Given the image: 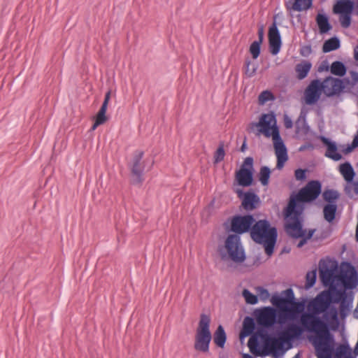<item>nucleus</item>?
Returning a JSON list of instances; mask_svg holds the SVG:
<instances>
[{
	"label": "nucleus",
	"instance_id": "40",
	"mask_svg": "<svg viewBox=\"0 0 358 358\" xmlns=\"http://www.w3.org/2000/svg\"><path fill=\"white\" fill-rule=\"evenodd\" d=\"M270 301H271V303L273 304V306H274L275 307L285 306L281 294H279L278 292L274 293L271 296Z\"/></svg>",
	"mask_w": 358,
	"mask_h": 358
},
{
	"label": "nucleus",
	"instance_id": "13",
	"mask_svg": "<svg viewBox=\"0 0 358 358\" xmlns=\"http://www.w3.org/2000/svg\"><path fill=\"white\" fill-rule=\"evenodd\" d=\"M331 262L334 266H338V262L336 260L321 259L319 262L320 279L324 287H329L332 281V272L329 265Z\"/></svg>",
	"mask_w": 358,
	"mask_h": 358
},
{
	"label": "nucleus",
	"instance_id": "20",
	"mask_svg": "<svg viewBox=\"0 0 358 358\" xmlns=\"http://www.w3.org/2000/svg\"><path fill=\"white\" fill-rule=\"evenodd\" d=\"M355 3L352 0H338L333 6V13L341 15L348 11H353Z\"/></svg>",
	"mask_w": 358,
	"mask_h": 358
},
{
	"label": "nucleus",
	"instance_id": "28",
	"mask_svg": "<svg viewBox=\"0 0 358 358\" xmlns=\"http://www.w3.org/2000/svg\"><path fill=\"white\" fill-rule=\"evenodd\" d=\"M303 129L304 134H308L310 132V128L308 124L306 119V114L302 111L296 121V132L299 133L301 129Z\"/></svg>",
	"mask_w": 358,
	"mask_h": 358
},
{
	"label": "nucleus",
	"instance_id": "46",
	"mask_svg": "<svg viewBox=\"0 0 358 358\" xmlns=\"http://www.w3.org/2000/svg\"><path fill=\"white\" fill-rule=\"evenodd\" d=\"M257 35H258V40H257L256 41H260L261 43H263L264 39V30L263 24H262L259 27Z\"/></svg>",
	"mask_w": 358,
	"mask_h": 358
},
{
	"label": "nucleus",
	"instance_id": "7",
	"mask_svg": "<svg viewBox=\"0 0 358 358\" xmlns=\"http://www.w3.org/2000/svg\"><path fill=\"white\" fill-rule=\"evenodd\" d=\"M210 317L208 315L201 314L194 345L196 351L204 353L209 351L210 343L212 340V334L210 330Z\"/></svg>",
	"mask_w": 358,
	"mask_h": 358
},
{
	"label": "nucleus",
	"instance_id": "64",
	"mask_svg": "<svg viewBox=\"0 0 358 358\" xmlns=\"http://www.w3.org/2000/svg\"><path fill=\"white\" fill-rule=\"evenodd\" d=\"M352 358H355V357H352Z\"/></svg>",
	"mask_w": 358,
	"mask_h": 358
},
{
	"label": "nucleus",
	"instance_id": "42",
	"mask_svg": "<svg viewBox=\"0 0 358 358\" xmlns=\"http://www.w3.org/2000/svg\"><path fill=\"white\" fill-rule=\"evenodd\" d=\"M307 169H297L294 171V176L296 180L304 181L306 180L307 176Z\"/></svg>",
	"mask_w": 358,
	"mask_h": 358
},
{
	"label": "nucleus",
	"instance_id": "23",
	"mask_svg": "<svg viewBox=\"0 0 358 358\" xmlns=\"http://www.w3.org/2000/svg\"><path fill=\"white\" fill-rule=\"evenodd\" d=\"M262 311L266 312L271 315V317L268 321V324L269 325V328L273 324H282L284 320L283 314L278 310H274L273 308L268 306L262 308Z\"/></svg>",
	"mask_w": 358,
	"mask_h": 358
},
{
	"label": "nucleus",
	"instance_id": "2",
	"mask_svg": "<svg viewBox=\"0 0 358 358\" xmlns=\"http://www.w3.org/2000/svg\"><path fill=\"white\" fill-rule=\"evenodd\" d=\"M321 194L325 203L322 209L324 219L329 224L334 223L336 218L338 208L337 201L340 193L336 189L328 188L322 192L321 182L315 180L309 181L298 192H292L283 210V215L303 217L306 204L315 201Z\"/></svg>",
	"mask_w": 358,
	"mask_h": 358
},
{
	"label": "nucleus",
	"instance_id": "5",
	"mask_svg": "<svg viewBox=\"0 0 358 358\" xmlns=\"http://www.w3.org/2000/svg\"><path fill=\"white\" fill-rule=\"evenodd\" d=\"M285 220V230L287 235L294 239L300 238L297 248H302L308 240L311 239L315 232V229H309L307 232L303 229V217L283 215Z\"/></svg>",
	"mask_w": 358,
	"mask_h": 358
},
{
	"label": "nucleus",
	"instance_id": "21",
	"mask_svg": "<svg viewBox=\"0 0 358 358\" xmlns=\"http://www.w3.org/2000/svg\"><path fill=\"white\" fill-rule=\"evenodd\" d=\"M315 21L320 34H327L333 28L329 22V17L326 13H317L315 17Z\"/></svg>",
	"mask_w": 358,
	"mask_h": 358
},
{
	"label": "nucleus",
	"instance_id": "49",
	"mask_svg": "<svg viewBox=\"0 0 358 358\" xmlns=\"http://www.w3.org/2000/svg\"><path fill=\"white\" fill-rule=\"evenodd\" d=\"M110 99V91H108L105 94L104 100L102 103L101 107L108 108V105Z\"/></svg>",
	"mask_w": 358,
	"mask_h": 358
},
{
	"label": "nucleus",
	"instance_id": "16",
	"mask_svg": "<svg viewBox=\"0 0 358 358\" xmlns=\"http://www.w3.org/2000/svg\"><path fill=\"white\" fill-rule=\"evenodd\" d=\"M319 139L327 148L324 154L325 157L331 159L335 162H338L342 159V155L338 152V146L335 141H333L330 138L322 135L319 136Z\"/></svg>",
	"mask_w": 358,
	"mask_h": 358
},
{
	"label": "nucleus",
	"instance_id": "54",
	"mask_svg": "<svg viewBox=\"0 0 358 358\" xmlns=\"http://www.w3.org/2000/svg\"><path fill=\"white\" fill-rule=\"evenodd\" d=\"M341 347H342L343 348L345 349L346 350H348L349 352H352V349L350 348L349 344L348 342H346L345 344H343V345H340Z\"/></svg>",
	"mask_w": 358,
	"mask_h": 358
},
{
	"label": "nucleus",
	"instance_id": "6",
	"mask_svg": "<svg viewBox=\"0 0 358 358\" xmlns=\"http://www.w3.org/2000/svg\"><path fill=\"white\" fill-rule=\"evenodd\" d=\"M255 219L252 214H236L229 217L224 222L223 227L227 233H234L241 236L244 234H250Z\"/></svg>",
	"mask_w": 358,
	"mask_h": 358
},
{
	"label": "nucleus",
	"instance_id": "4",
	"mask_svg": "<svg viewBox=\"0 0 358 358\" xmlns=\"http://www.w3.org/2000/svg\"><path fill=\"white\" fill-rule=\"evenodd\" d=\"M224 244L217 246V252L222 260H231L236 264H241L246 259V254L238 234L227 233Z\"/></svg>",
	"mask_w": 358,
	"mask_h": 358
},
{
	"label": "nucleus",
	"instance_id": "52",
	"mask_svg": "<svg viewBox=\"0 0 358 358\" xmlns=\"http://www.w3.org/2000/svg\"><path fill=\"white\" fill-rule=\"evenodd\" d=\"M246 149H247V138L245 136L244 141L243 142V144H242V145L240 148V151L241 152H244L246 150Z\"/></svg>",
	"mask_w": 358,
	"mask_h": 358
},
{
	"label": "nucleus",
	"instance_id": "59",
	"mask_svg": "<svg viewBox=\"0 0 358 358\" xmlns=\"http://www.w3.org/2000/svg\"><path fill=\"white\" fill-rule=\"evenodd\" d=\"M317 320L318 322H320L322 321V320H321V319H320V317H318V318L317 319Z\"/></svg>",
	"mask_w": 358,
	"mask_h": 358
},
{
	"label": "nucleus",
	"instance_id": "22",
	"mask_svg": "<svg viewBox=\"0 0 358 358\" xmlns=\"http://www.w3.org/2000/svg\"><path fill=\"white\" fill-rule=\"evenodd\" d=\"M338 171L347 183L353 182L356 173L350 162H345L341 164Z\"/></svg>",
	"mask_w": 358,
	"mask_h": 358
},
{
	"label": "nucleus",
	"instance_id": "37",
	"mask_svg": "<svg viewBox=\"0 0 358 358\" xmlns=\"http://www.w3.org/2000/svg\"><path fill=\"white\" fill-rule=\"evenodd\" d=\"M240 169H241L243 171H249V172H250L252 173H255V169H254V159H253V158L252 157H246L244 159L243 163L241 165Z\"/></svg>",
	"mask_w": 358,
	"mask_h": 358
},
{
	"label": "nucleus",
	"instance_id": "8",
	"mask_svg": "<svg viewBox=\"0 0 358 358\" xmlns=\"http://www.w3.org/2000/svg\"><path fill=\"white\" fill-rule=\"evenodd\" d=\"M250 126L251 129L254 127L258 128L257 135L262 134L266 138L272 136L273 142L282 140L274 112L262 114L259 117V121L250 123Z\"/></svg>",
	"mask_w": 358,
	"mask_h": 358
},
{
	"label": "nucleus",
	"instance_id": "11",
	"mask_svg": "<svg viewBox=\"0 0 358 358\" xmlns=\"http://www.w3.org/2000/svg\"><path fill=\"white\" fill-rule=\"evenodd\" d=\"M234 192L238 197L241 200V207L246 211H252L257 208L260 199L259 196L252 190L249 189L244 192L242 189H236Z\"/></svg>",
	"mask_w": 358,
	"mask_h": 358
},
{
	"label": "nucleus",
	"instance_id": "61",
	"mask_svg": "<svg viewBox=\"0 0 358 358\" xmlns=\"http://www.w3.org/2000/svg\"><path fill=\"white\" fill-rule=\"evenodd\" d=\"M283 251L287 252H289V250H285V249H283Z\"/></svg>",
	"mask_w": 358,
	"mask_h": 358
},
{
	"label": "nucleus",
	"instance_id": "41",
	"mask_svg": "<svg viewBox=\"0 0 358 358\" xmlns=\"http://www.w3.org/2000/svg\"><path fill=\"white\" fill-rule=\"evenodd\" d=\"M257 290L258 297L263 301L267 300L271 296L268 290L263 287H258Z\"/></svg>",
	"mask_w": 358,
	"mask_h": 358
},
{
	"label": "nucleus",
	"instance_id": "24",
	"mask_svg": "<svg viewBox=\"0 0 358 358\" xmlns=\"http://www.w3.org/2000/svg\"><path fill=\"white\" fill-rule=\"evenodd\" d=\"M312 68V63L307 60H302L295 66V71L296 73V78L299 80H303L306 78Z\"/></svg>",
	"mask_w": 358,
	"mask_h": 358
},
{
	"label": "nucleus",
	"instance_id": "34",
	"mask_svg": "<svg viewBox=\"0 0 358 358\" xmlns=\"http://www.w3.org/2000/svg\"><path fill=\"white\" fill-rule=\"evenodd\" d=\"M242 296L248 304L255 305L258 303V296L254 294L248 289H243Z\"/></svg>",
	"mask_w": 358,
	"mask_h": 358
},
{
	"label": "nucleus",
	"instance_id": "53",
	"mask_svg": "<svg viewBox=\"0 0 358 358\" xmlns=\"http://www.w3.org/2000/svg\"><path fill=\"white\" fill-rule=\"evenodd\" d=\"M341 80H343V85H345V87H346V85H350L352 87V81L351 80H350V78H344L341 79Z\"/></svg>",
	"mask_w": 358,
	"mask_h": 358
},
{
	"label": "nucleus",
	"instance_id": "47",
	"mask_svg": "<svg viewBox=\"0 0 358 358\" xmlns=\"http://www.w3.org/2000/svg\"><path fill=\"white\" fill-rule=\"evenodd\" d=\"M350 74L352 79V87H353L358 83V72L355 71H350Z\"/></svg>",
	"mask_w": 358,
	"mask_h": 358
},
{
	"label": "nucleus",
	"instance_id": "45",
	"mask_svg": "<svg viewBox=\"0 0 358 358\" xmlns=\"http://www.w3.org/2000/svg\"><path fill=\"white\" fill-rule=\"evenodd\" d=\"M312 52L310 45H304L300 49V54L303 57H308Z\"/></svg>",
	"mask_w": 358,
	"mask_h": 358
},
{
	"label": "nucleus",
	"instance_id": "30",
	"mask_svg": "<svg viewBox=\"0 0 358 358\" xmlns=\"http://www.w3.org/2000/svg\"><path fill=\"white\" fill-rule=\"evenodd\" d=\"M317 280V270L313 269L308 271L306 275L305 289H310L313 287Z\"/></svg>",
	"mask_w": 358,
	"mask_h": 358
},
{
	"label": "nucleus",
	"instance_id": "62",
	"mask_svg": "<svg viewBox=\"0 0 358 358\" xmlns=\"http://www.w3.org/2000/svg\"><path fill=\"white\" fill-rule=\"evenodd\" d=\"M283 251L287 252H289V250H285V249H283Z\"/></svg>",
	"mask_w": 358,
	"mask_h": 358
},
{
	"label": "nucleus",
	"instance_id": "55",
	"mask_svg": "<svg viewBox=\"0 0 358 358\" xmlns=\"http://www.w3.org/2000/svg\"><path fill=\"white\" fill-rule=\"evenodd\" d=\"M99 125H101V123H99V122H98L97 121L94 120V123H93V124H92V126L91 129H92V130H94V129H96V127H99Z\"/></svg>",
	"mask_w": 358,
	"mask_h": 358
},
{
	"label": "nucleus",
	"instance_id": "56",
	"mask_svg": "<svg viewBox=\"0 0 358 358\" xmlns=\"http://www.w3.org/2000/svg\"><path fill=\"white\" fill-rule=\"evenodd\" d=\"M243 358H255V357H253L252 355H249V354H246V353H243Z\"/></svg>",
	"mask_w": 358,
	"mask_h": 358
},
{
	"label": "nucleus",
	"instance_id": "10",
	"mask_svg": "<svg viewBox=\"0 0 358 358\" xmlns=\"http://www.w3.org/2000/svg\"><path fill=\"white\" fill-rule=\"evenodd\" d=\"M275 19L276 15L274 16V20L268 31V50L272 55H277L280 52L282 44Z\"/></svg>",
	"mask_w": 358,
	"mask_h": 358
},
{
	"label": "nucleus",
	"instance_id": "26",
	"mask_svg": "<svg viewBox=\"0 0 358 358\" xmlns=\"http://www.w3.org/2000/svg\"><path fill=\"white\" fill-rule=\"evenodd\" d=\"M341 47L340 39L334 36L326 40L322 45V52L324 53L330 52L334 50H338Z\"/></svg>",
	"mask_w": 358,
	"mask_h": 358
},
{
	"label": "nucleus",
	"instance_id": "9",
	"mask_svg": "<svg viewBox=\"0 0 358 358\" xmlns=\"http://www.w3.org/2000/svg\"><path fill=\"white\" fill-rule=\"evenodd\" d=\"M324 80L322 82L320 79L313 80L306 87L304 91V101L308 106H313L317 103L321 95L324 93L326 95Z\"/></svg>",
	"mask_w": 358,
	"mask_h": 358
},
{
	"label": "nucleus",
	"instance_id": "19",
	"mask_svg": "<svg viewBox=\"0 0 358 358\" xmlns=\"http://www.w3.org/2000/svg\"><path fill=\"white\" fill-rule=\"evenodd\" d=\"M313 0H288L285 3V7L287 10H294L301 12L307 10L312 8Z\"/></svg>",
	"mask_w": 358,
	"mask_h": 358
},
{
	"label": "nucleus",
	"instance_id": "31",
	"mask_svg": "<svg viewBox=\"0 0 358 358\" xmlns=\"http://www.w3.org/2000/svg\"><path fill=\"white\" fill-rule=\"evenodd\" d=\"M225 156L224 142L220 141L218 147L214 153V164H218L224 160Z\"/></svg>",
	"mask_w": 358,
	"mask_h": 358
},
{
	"label": "nucleus",
	"instance_id": "17",
	"mask_svg": "<svg viewBox=\"0 0 358 358\" xmlns=\"http://www.w3.org/2000/svg\"><path fill=\"white\" fill-rule=\"evenodd\" d=\"M273 147L277 157L276 169L280 170L288 160L287 149L282 139L273 142Z\"/></svg>",
	"mask_w": 358,
	"mask_h": 358
},
{
	"label": "nucleus",
	"instance_id": "58",
	"mask_svg": "<svg viewBox=\"0 0 358 358\" xmlns=\"http://www.w3.org/2000/svg\"><path fill=\"white\" fill-rule=\"evenodd\" d=\"M300 357H301L300 352H298L292 358H300Z\"/></svg>",
	"mask_w": 358,
	"mask_h": 358
},
{
	"label": "nucleus",
	"instance_id": "36",
	"mask_svg": "<svg viewBox=\"0 0 358 358\" xmlns=\"http://www.w3.org/2000/svg\"><path fill=\"white\" fill-rule=\"evenodd\" d=\"M244 69L245 75L248 77L251 78L255 74L257 69V66L252 64L250 58L247 57L245 60Z\"/></svg>",
	"mask_w": 358,
	"mask_h": 358
},
{
	"label": "nucleus",
	"instance_id": "12",
	"mask_svg": "<svg viewBox=\"0 0 358 358\" xmlns=\"http://www.w3.org/2000/svg\"><path fill=\"white\" fill-rule=\"evenodd\" d=\"M144 156V152L142 150H136L134 153L131 165H129L131 173L135 178L132 180L134 185L142 183L143 174L145 166L141 164V160Z\"/></svg>",
	"mask_w": 358,
	"mask_h": 358
},
{
	"label": "nucleus",
	"instance_id": "39",
	"mask_svg": "<svg viewBox=\"0 0 358 358\" xmlns=\"http://www.w3.org/2000/svg\"><path fill=\"white\" fill-rule=\"evenodd\" d=\"M106 108L101 106L99 110L94 117V120L97 121L101 124H104L108 120V117L106 115Z\"/></svg>",
	"mask_w": 358,
	"mask_h": 358
},
{
	"label": "nucleus",
	"instance_id": "60",
	"mask_svg": "<svg viewBox=\"0 0 358 358\" xmlns=\"http://www.w3.org/2000/svg\"><path fill=\"white\" fill-rule=\"evenodd\" d=\"M283 251L287 252H289V250H285V249H283Z\"/></svg>",
	"mask_w": 358,
	"mask_h": 358
},
{
	"label": "nucleus",
	"instance_id": "1",
	"mask_svg": "<svg viewBox=\"0 0 358 358\" xmlns=\"http://www.w3.org/2000/svg\"><path fill=\"white\" fill-rule=\"evenodd\" d=\"M340 275L341 290H324L317 296L324 311L327 313L326 322L317 324H300L292 330L293 336L297 338H301L305 330L312 334L309 338L315 347V354L319 358L326 355L328 350L334 349L336 343L330 331L338 330V314L341 319H345L348 315L354 299L352 290L358 286V271L351 262L343 261L341 263Z\"/></svg>",
	"mask_w": 358,
	"mask_h": 358
},
{
	"label": "nucleus",
	"instance_id": "51",
	"mask_svg": "<svg viewBox=\"0 0 358 358\" xmlns=\"http://www.w3.org/2000/svg\"><path fill=\"white\" fill-rule=\"evenodd\" d=\"M314 148V145L313 143H306L304 144H303L302 145L300 146V148H299V151L300 152H302V151H304L306 150H308V149H311L313 150Z\"/></svg>",
	"mask_w": 358,
	"mask_h": 358
},
{
	"label": "nucleus",
	"instance_id": "25",
	"mask_svg": "<svg viewBox=\"0 0 358 358\" xmlns=\"http://www.w3.org/2000/svg\"><path fill=\"white\" fill-rule=\"evenodd\" d=\"M213 341L218 348H224L227 341V334L222 325H218L215 331L214 332Z\"/></svg>",
	"mask_w": 358,
	"mask_h": 358
},
{
	"label": "nucleus",
	"instance_id": "48",
	"mask_svg": "<svg viewBox=\"0 0 358 358\" xmlns=\"http://www.w3.org/2000/svg\"><path fill=\"white\" fill-rule=\"evenodd\" d=\"M284 125L287 129H291L293 127V122L287 115L284 117Z\"/></svg>",
	"mask_w": 358,
	"mask_h": 358
},
{
	"label": "nucleus",
	"instance_id": "32",
	"mask_svg": "<svg viewBox=\"0 0 358 358\" xmlns=\"http://www.w3.org/2000/svg\"><path fill=\"white\" fill-rule=\"evenodd\" d=\"M280 294L285 306L291 304L295 301L294 293L291 287L283 290Z\"/></svg>",
	"mask_w": 358,
	"mask_h": 358
},
{
	"label": "nucleus",
	"instance_id": "27",
	"mask_svg": "<svg viewBox=\"0 0 358 358\" xmlns=\"http://www.w3.org/2000/svg\"><path fill=\"white\" fill-rule=\"evenodd\" d=\"M347 66L341 61H335L330 66L331 73L339 77H343L346 74Z\"/></svg>",
	"mask_w": 358,
	"mask_h": 358
},
{
	"label": "nucleus",
	"instance_id": "57",
	"mask_svg": "<svg viewBox=\"0 0 358 358\" xmlns=\"http://www.w3.org/2000/svg\"><path fill=\"white\" fill-rule=\"evenodd\" d=\"M354 58L357 62H358V50H355Z\"/></svg>",
	"mask_w": 358,
	"mask_h": 358
},
{
	"label": "nucleus",
	"instance_id": "50",
	"mask_svg": "<svg viewBox=\"0 0 358 358\" xmlns=\"http://www.w3.org/2000/svg\"><path fill=\"white\" fill-rule=\"evenodd\" d=\"M330 69V66L327 62V61H324L322 64L318 67V71L322 72L324 71H328Z\"/></svg>",
	"mask_w": 358,
	"mask_h": 358
},
{
	"label": "nucleus",
	"instance_id": "35",
	"mask_svg": "<svg viewBox=\"0 0 358 358\" xmlns=\"http://www.w3.org/2000/svg\"><path fill=\"white\" fill-rule=\"evenodd\" d=\"M262 44L260 41H253L249 48V52L252 55L253 59H257L261 53Z\"/></svg>",
	"mask_w": 358,
	"mask_h": 358
},
{
	"label": "nucleus",
	"instance_id": "18",
	"mask_svg": "<svg viewBox=\"0 0 358 358\" xmlns=\"http://www.w3.org/2000/svg\"><path fill=\"white\" fill-rule=\"evenodd\" d=\"M235 181L238 186L243 187L255 185L254 173L238 169L235 173Z\"/></svg>",
	"mask_w": 358,
	"mask_h": 358
},
{
	"label": "nucleus",
	"instance_id": "63",
	"mask_svg": "<svg viewBox=\"0 0 358 358\" xmlns=\"http://www.w3.org/2000/svg\"><path fill=\"white\" fill-rule=\"evenodd\" d=\"M355 317L358 319V315H355Z\"/></svg>",
	"mask_w": 358,
	"mask_h": 358
},
{
	"label": "nucleus",
	"instance_id": "29",
	"mask_svg": "<svg viewBox=\"0 0 358 358\" xmlns=\"http://www.w3.org/2000/svg\"><path fill=\"white\" fill-rule=\"evenodd\" d=\"M271 174V171L268 166H263L261 167L258 174V178L263 186H267L268 185Z\"/></svg>",
	"mask_w": 358,
	"mask_h": 358
},
{
	"label": "nucleus",
	"instance_id": "43",
	"mask_svg": "<svg viewBox=\"0 0 358 358\" xmlns=\"http://www.w3.org/2000/svg\"><path fill=\"white\" fill-rule=\"evenodd\" d=\"M348 185L345 187V193L349 194L351 192L352 186L354 189V192L355 194L358 195V181H355V179L353 180V182L347 183Z\"/></svg>",
	"mask_w": 358,
	"mask_h": 358
},
{
	"label": "nucleus",
	"instance_id": "33",
	"mask_svg": "<svg viewBox=\"0 0 358 358\" xmlns=\"http://www.w3.org/2000/svg\"><path fill=\"white\" fill-rule=\"evenodd\" d=\"M274 94L270 90H264L258 96V103L259 105H264L269 101L275 100Z\"/></svg>",
	"mask_w": 358,
	"mask_h": 358
},
{
	"label": "nucleus",
	"instance_id": "44",
	"mask_svg": "<svg viewBox=\"0 0 358 358\" xmlns=\"http://www.w3.org/2000/svg\"><path fill=\"white\" fill-rule=\"evenodd\" d=\"M255 320L252 317L247 316L243 320V327L245 329H252L255 327Z\"/></svg>",
	"mask_w": 358,
	"mask_h": 358
},
{
	"label": "nucleus",
	"instance_id": "15",
	"mask_svg": "<svg viewBox=\"0 0 358 358\" xmlns=\"http://www.w3.org/2000/svg\"><path fill=\"white\" fill-rule=\"evenodd\" d=\"M324 83L325 85H327V87L325 89L327 97L339 96L344 92L345 85H343V80L341 78L327 76L324 79Z\"/></svg>",
	"mask_w": 358,
	"mask_h": 358
},
{
	"label": "nucleus",
	"instance_id": "38",
	"mask_svg": "<svg viewBox=\"0 0 358 358\" xmlns=\"http://www.w3.org/2000/svg\"><path fill=\"white\" fill-rule=\"evenodd\" d=\"M352 11H348L345 13H342L340 15V22L342 27L343 28H348L351 24V14Z\"/></svg>",
	"mask_w": 358,
	"mask_h": 358
},
{
	"label": "nucleus",
	"instance_id": "14",
	"mask_svg": "<svg viewBox=\"0 0 358 358\" xmlns=\"http://www.w3.org/2000/svg\"><path fill=\"white\" fill-rule=\"evenodd\" d=\"M248 346L250 349V352L255 357L272 355L273 358H280L285 352V350H275L273 352L267 350H262L259 343L257 341H253L252 338L248 340Z\"/></svg>",
	"mask_w": 358,
	"mask_h": 358
},
{
	"label": "nucleus",
	"instance_id": "3",
	"mask_svg": "<svg viewBox=\"0 0 358 358\" xmlns=\"http://www.w3.org/2000/svg\"><path fill=\"white\" fill-rule=\"evenodd\" d=\"M250 235L255 243L264 246L265 253L268 257L273 254L278 231L276 227L271 226L268 220H257L255 218Z\"/></svg>",
	"mask_w": 358,
	"mask_h": 358
}]
</instances>
